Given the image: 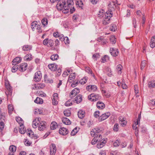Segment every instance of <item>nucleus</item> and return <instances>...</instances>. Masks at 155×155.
<instances>
[{"label":"nucleus","mask_w":155,"mask_h":155,"mask_svg":"<svg viewBox=\"0 0 155 155\" xmlns=\"http://www.w3.org/2000/svg\"><path fill=\"white\" fill-rule=\"evenodd\" d=\"M4 127V123L2 121H0V132L3 130Z\"/></svg>","instance_id":"55"},{"label":"nucleus","mask_w":155,"mask_h":155,"mask_svg":"<svg viewBox=\"0 0 155 155\" xmlns=\"http://www.w3.org/2000/svg\"><path fill=\"white\" fill-rule=\"evenodd\" d=\"M14 66L12 67L11 71L13 72H15L18 70V66L16 64H12Z\"/></svg>","instance_id":"40"},{"label":"nucleus","mask_w":155,"mask_h":155,"mask_svg":"<svg viewBox=\"0 0 155 155\" xmlns=\"http://www.w3.org/2000/svg\"><path fill=\"white\" fill-rule=\"evenodd\" d=\"M48 67L49 69L52 71H55L57 68V65L55 63L49 64Z\"/></svg>","instance_id":"17"},{"label":"nucleus","mask_w":155,"mask_h":155,"mask_svg":"<svg viewBox=\"0 0 155 155\" xmlns=\"http://www.w3.org/2000/svg\"><path fill=\"white\" fill-rule=\"evenodd\" d=\"M59 58V56L58 54H54L51 55L50 57V59L52 61H55Z\"/></svg>","instance_id":"39"},{"label":"nucleus","mask_w":155,"mask_h":155,"mask_svg":"<svg viewBox=\"0 0 155 155\" xmlns=\"http://www.w3.org/2000/svg\"><path fill=\"white\" fill-rule=\"evenodd\" d=\"M109 58L108 56L107 55H105L101 58V62L103 63H105L107 60H109Z\"/></svg>","instance_id":"47"},{"label":"nucleus","mask_w":155,"mask_h":155,"mask_svg":"<svg viewBox=\"0 0 155 155\" xmlns=\"http://www.w3.org/2000/svg\"><path fill=\"white\" fill-rule=\"evenodd\" d=\"M32 46L31 45H25L22 47V49L24 51H28L31 50Z\"/></svg>","instance_id":"19"},{"label":"nucleus","mask_w":155,"mask_h":155,"mask_svg":"<svg viewBox=\"0 0 155 155\" xmlns=\"http://www.w3.org/2000/svg\"><path fill=\"white\" fill-rule=\"evenodd\" d=\"M99 54L98 53H96L93 55L92 58L95 61H96L99 57Z\"/></svg>","instance_id":"50"},{"label":"nucleus","mask_w":155,"mask_h":155,"mask_svg":"<svg viewBox=\"0 0 155 155\" xmlns=\"http://www.w3.org/2000/svg\"><path fill=\"white\" fill-rule=\"evenodd\" d=\"M87 77H85L83 79H81L79 81V83H80L81 84H84L86 83L87 82Z\"/></svg>","instance_id":"42"},{"label":"nucleus","mask_w":155,"mask_h":155,"mask_svg":"<svg viewBox=\"0 0 155 155\" xmlns=\"http://www.w3.org/2000/svg\"><path fill=\"white\" fill-rule=\"evenodd\" d=\"M146 61L145 60L142 61L141 62L140 65V68L141 70H142L146 65Z\"/></svg>","instance_id":"53"},{"label":"nucleus","mask_w":155,"mask_h":155,"mask_svg":"<svg viewBox=\"0 0 155 155\" xmlns=\"http://www.w3.org/2000/svg\"><path fill=\"white\" fill-rule=\"evenodd\" d=\"M113 12L110 10H108V11L106 12V13L104 14L105 17L104 18L110 19V18L112 16Z\"/></svg>","instance_id":"18"},{"label":"nucleus","mask_w":155,"mask_h":155,"mask_svg":"<svg viewBox=\"0 0 155 155\" xmlns=\"http://www.w3.org/2000/svg\"><path fill=\"white\" fill-rule=\"evenodd\" d=\"M41 22L44 26H45L48 24V20H41Z\"/></svg>","instance_id":"64"},{"label":"nucleus","mask_w":155,"mask_h":155,"mask_svg":"<svg viewBox=\"0 0 155 155\" xmlns=\"http://www.w3.org/2000/svg\"><path fill=\"white\" fill-rule=\"evenodd\" d=\"M62 122L66 125H69L71 124V121L67 117H63L62 118Z\"/></svg>","instance_id":"21"},{"label":"nucleus","mask_w":155,"mask_h":155,"mask_svg":"<svg viewBox=\"0 0 155 155\" xmlns=\"http://www.w3.org/2000/svg\"><path fill=\"white\" fill-rule=\"evenodd\" d=\"M118 143H117V147L119 146L120 145L121 147L123 148V147H126L127 146V144L126 142H125L122 143L121 145L120 144V143L118 141Z\"/></svg>","instance_id":"48"},{"label":"nucleus","mask_w":155,"mask_h":155,"mask_svg":"<svg viewBox=\"0 0 155 155\" xmlns=\"http://www.w3.org/2000/svg\"><path fill=\"white\" fill-rule=\"evenodd\" d=\"M45 84L43 83H38L32 84L31 86L32 90H37L43 89L45 87Z\"/></svg>","instance_id":"6"},{"label":"nucleus","mask_w":155,"mask_h":155,"mask_svg":"<svg viewBox=\"0 0 155 155\" xmlns=\"http://www.w3.org/2000/svg\"><path fill=\"white\" fill-rule=\"evenodd\" d=\"M101 98V96L98 94H91L88 96V99L92 101H95L99 100Z\"/></svg>","instance_id":"3"},{"label":"nucleus","mask_w":155,"mask_h":155,"mask_svg":"<svg viewBox=\"0 0 155 155\" xmlns=\"http://www.w3.org/2000/svg\"><path fill=\"white\" fill-rule=\"evenodd\" d=\"M104 12L105 11L103 9H101L99 11V15H100V17L101 16L102 17H103L105 14Z\"/></svg>","instance_id":"56"},{"label":"nucleus","mask_w":155,"mask_h":155,"mask_svg":"<svg viewBox=\"0 0 155 155\" xmlns=\"http://www.w3.org/2000/svg\"><path fill=\"white\" fill-rule=\"evenodd\" d=\"M102 133L101 129L98 128L92 129L90 132L91 136L93 137L95 136L91 141V143L92 145H94L97 142L101 141L103 140H105L106 139H102V136L101 134Z\"/></svg>","instance_id":"2"},{"label":"nucleus","mask_w":155,"mask_h":155,"mask_svg":"<svg viewBox=\"0 0 155 155\" xmlns=\"http://www.w3.org/2000/svg\"><path fill=\"white\" fill-rule=\"evenodd\" d=\"M21 128L19 129V132L21 134H24L26 132V129L22 126L21 127Z\"/></svg>","instance_id":"51"},{"label":"nucleus","mask_w":155,"mask_h":155,"mask_svg":"<svg viewBox=\"0 0 155 155\" xmlns=\"http://www.w3.org/2000/svg\"><path fill=\"white\" fill-rule=\"evenodd\" d=\"M32 59V56L31 54H28L24 57V59L27 61H30Z\"/></svg>","instance_id":"38"},{"label":"nucleus","mask_w":155,"mask_h":155,"mask_svg":"<svg viewBox=\"0 0 155 155\" xmlns=\"http://www.w3.org/2000/svg\"><path fill=\"white\" fill-rule=\"evenodd\" d=\"M116 3L114 1H111L110 2L108 5V10L113 12L115 10L116 7Z\"/></svg>","instance_id":"11"},{"label":"nucleus","mask_w":155,"mask_h":155,"mask_svg":"<svg viewBox=\"0 0 155 155\" xmlns=\"http://www.w3.org/2000/svg\"><path fill=\"white\" fill-rule=\"evenodd\" d=\"M38 122L36 121V120H34L32 122V126L33 128H36L39 125Z\"/></svg>","instance_id":"44"},{"label":"nucleus","mask_w":155,"mask_h":155,"mask_svg":"<svg viewBox=\"0 0 155 155\" xmlns=\"http://www.w3.org/2000/svg\"><path fill=\"white\" fill-rule=\"evenodd\" d=\"M121 81H118L117 82V84L119 87H121L123 89H126L127 86L125 84L124 79L123 78L121 80Z\"/></svg>","instance_id":"8"},{"label":"nucleus","mask_w":155,"mask_h":155,"mask_svg":"<svg viewBox=\"0 0 155 155\" xmlns=\"http://www.w3.org/2000/svg\"><path fill=\"white\" fill-rule=\"evenodd\" d=\"M100 115V113L98 111H95L94 113V116L96 118L99 117Z\"/></svg>","instance_id":"59"},{"label":"nucleus","mask_w":155,"mask_h":155,"mask_svg":"<svg viewBox=\"0 0 155 155\" xmlns=\"http://www.w3.org/2000/svg\"><path fill=\"white\" fill-rule=\"evenodd\" d=\"M28 64L26 63L21 64L18 66V70L21 71H24L27 68Z\"/></svg>","instance_id":"13"},{"label":"nucleus","mask_w":155,"mask_h":155,"mask_svg":"<svg viewBox=\"0 0 155 155\" xmlns=\"http://www.w3.org/2000/svg\"><path fill=\"white\" fill-rule=\"evenodd\" d=\"M64 115L66 117L70 116L71 114L70 111L68 110H64Z\"/></svg>","instance_id":"49"},{"label":"nucleus","mask_w":155,"mask_h":155,"mask_svg":"<svg viewBox=\"0 0 155 155\" xmlns=\"http://www.w3.org/2000/svg\"><path fill=\"white\" fill-rule=\"evenodd\" d=\"M149 104L150 105L155 106V99L150 100L149 103Z\"/></svg>","instance_id":"63"},{"label":"nucleus","mask_w":155,"mask_h":155,"mask_svg":"<svg viewBox=\"0 0 155 155\" xmlns=\"http://www.w3.org/2000/svg\"><path fill=\"white\" fill-rule=\"evenodd\" d=\"M8 109L9 114H11L14 109V108L11 104H9L8 106Z\"/></svg>","instance_id":"46"},{"label":"nucleus","mask_w":155,"mask_h":155,"mask_svg":"<svg viewBox=\"0 0 155 155\" xmlns=\"http://www.w3.org/2000/svg\"><path fill=\"white\" fill-rule=\"evenodd\" d=\"M134 91L135 94L137 95L136 97L137 96V94L139 93V90L138 89V86L137 85H135L134 86Z\"/></svg>","instance_id":"58"},{"label":"nucleus","mask_w":155,"mask_h":155,"mask_svg":"<svg viewBox=\"0 0 155 155\" xmlns=\"http://www.w3.org/2000/svg\"><path fill=\"white\" fill-rule=\"evenodd\" d=\"M6 119L5 113H3L0 114V121H5Z\"/></svg>","instance_id":"43"},{"label":"nucleus","mask_w":155,"mask_h":155,"mask_svg":"<svg viewBox=\"0 0 155 155\" xmlns=\"http://www.w3.org/2000/svg\"><path fill=\"white\" fill-rule=\"evenodd\" d=\"M137 16L139 17V18H141L142 19H145L144 15L140 11H138L137 12Z\"/></svg>","instance_id":"31"},{"label":"nucleus","mask_w":155,"mask_h":155,"mask_svg":"<svg viewBox=\"0 0 155 155\" xmlns=\"http://www.w3.org/2000/svg\"><path fill=\"white\" fill-rule=\"evenodd\" d=\"M116 38L115 37V36H111L110 38V42L112 44H115L116 42Z\"/></svg>","instance_id":"45"},{"label":"nucleus","mask_w":155,"mask_h":155,"mask_svg":"<svg viewBox=\"0 0 155 155\" xmlns=\"http://www.w3.org/2000/svg\"><path fill=\"white\" fill-rule=\"evenodd\" d=\"M110 115V113L109 112L103 114L99 117L98 120L100 121H102L108 118Z\"/></svg>","instance_id":"9"},{"label":"nucleus","mask_w":155,"mask_h":155,"mask_svg":"<svg viewBox=\"0 0 155 155\" xmlns=\"http://www.w3.org/2000/svg\"><path fill=\"white\" fill-rule=\"evenodd\" d=\"M82 101L81 95L79 94L77 95L75 98V101L77 104L80 103Z\"/></svg>","instance_id":"29"},{"label":"nucleus","mask_w":155,"mask_h":155,"mask_svg":"<svg viewBox=\"0 0 155 155\" xmlns=\"http://www.w3.org/2000/svg\"><path fill=\"white\" fill-rule=\"evenodd\" d=\"M150 47L152 48H154L155 46V36H153L151 38L150 41Z\"/></svg>","instance_id":"20"},{"label":"nucleus","mask_w":155,"mask_h":155,"mask_svg":"<svg viewBox=\"0 0 155 155\" xmlns=\"http://www.w3.org/2000/svg\"><path fill=\"white\" fill-rule=\"evenodd\" d=\"M9 150L11 152L10 153H14L15 152L16 150V147L13 145H12L10 146L9 148Z\"/></svg>","instance_id":"32"},{"label":"nucleus","mask_w":155,"mask_h":155,"mask_svg":"<svg viewBox=\"0 0 155 155\" xmlns=\"http://www.w3.org/2000/svg\"><path fill=\"white\" fill-rule=\"evenodd\" d=\"M58 127L57 123L55 121L52 122L50 125V128L52 130L56 129Z\"/></svg>","instance_id":"27"},{"label":"nucleus","mask_w":155,"mask_h":155,"mask_svg":"<svg viewBox=\"0 0 155 155\" xmlns=\"http://www.w3.org/2000/svg\"><path fill=\"white\" fill-rule=\"evenodd\" d=\"M78 132V130H77V129L76 127H75L71 131V134L72 136H74Z\"/></svg>","instance_id":"52"},{"label":"nucleus","mask_w":155,"mask_h":155,"mask_svg":"<svg viewBox=\"0 0 155 155\" xmlns=\"http://www.w3.org/2000/svg\"><path fill=\"white\" fill-rule=\"evenodd\" d=\"M97 106L99 109H103L104 108L105 105L103 102L98 101L97 103Z\"/></svg>","instance_id":"28"},{"label":"nucleus","mask_w":155,"mask_h":155,"mask_svg":"<svg viewBox=\"0 0 155 155\" xmlns=\"http://www.w3.org/2000/svg\"><path fill=\"white\" fill-rule=\"evenodd\" d=\"M75 78V73L71 74L70 75L69 77V79L68 80V81L71 82V81H73Z\"/></svg>","instance_id":"41"},{"label":"nucleus","mask_w":155,"mask_h":155,"mask_svg":"<svg viewBox=\"0 0 155 155\" xmlns=\"http://www.w3.org/2000/svg\"><path fill=\"white\" fill-rule=\"evenodd\" d=\"M54 41L51 39H49L48 44V47H51L54 45Z\"/></svg>","instance_id":"54"},{"label":"nucleus","mask_w":155,"mask_h":155,"mask_svg":"<svg viewBox=\"0 0 155 155\" xmlns=\"http://www.w3.org/2000/svg\"><path fill=\"white\" fill-rule=\"evenodd\" d=\"M123 66L121 64H118L117 66V73L120 74L122 72Z\"/></svg>","instance_id":"24"},{"label":"nucleus","mask_w":155,"mask_h":155,"mask_svg":"<svg viewBox=\"0 0 155 155\" xmlns=\"http://www.w3.org/2000/svg\"><path fill=\"white\" fill-rule=\"evenodd\" d=\"M21 58L20 57H17L15 58L12 61V64H16L17 65L18 64L21 62Z\"/></svg>","instance_id":"22"},{"label":"nucleus","mask_w":155,"mask_h":155,"mask_svg":"<svg viewBox=\"0 0 155 155\" xmlns=\"http://www.w3.org/2000/svg\"><path fill=\"white\" fill-rule=\"evenodd\" d=\"M57 151V148L54 143L51 144L50 146V155H55Z\"/></svg>","instance_id":"7"},{"label":"nucleus","mask_w":155,"mask_h":155,"mask_svg":"<svg viewBox=\"0 0 155 155\" xmlns=\"http://www.w3.org/2000/svg\"><path fill=\"white\" fill-rule=\"evenodd\" d=\"M27 134L31 138H36V137L34 134L33 132L31 130H27Z\"/></svg>","instance_id":"25"},{"label":"nucleus","mask_w":155,"mask_h":155,"mask_svg":"<svg viewBox=\"0 0 155 155\" xmlns=\"http://www.w3.org/2000/svg\"><path fill=\"white\" fill-rule=\"evenodd\" d=\"M34 102L37 104H41L43 103V101L42 98L38 97H37L35 100Z\"/></svg>","instance_id":"30"},{"label":"nucleus","mask_w":155,"mask_h":155,"mask_svg":"<svg viewBox=\"0 0 155 155\" xmlns=\"http://www.w3.org/2000/svg\"><path fill=\"white\" fill-rule=\"evenodd\" d=\"M5 86L7 90L6 92L7 94L9 95H11L12 93V88L10 85L8 81H6L5 82Z\"/></svg>","instance_id":"5"},{"label":"nucleus","mask_w":155,"mask_h":155,"mask_svg":"<svg viewBox=\"0 0 155 155\" xmlns=\"http://www.w3.org/2000/svg\"><path fill=\"white\" fill-rule=\"evenodd\" d=\"M148 85L150 88L155 87V81H150L148 83Z\"/></svg>","instance_id":"35"},{"label":"nucleus","mask_w":155,"mask_h":155,"mask_svg":"<svg viewBox=\"0 0 155 155\" xmlns=\"http://www.w3.org/2000/svg\"><path fill=\"white\" fill-rule=\"evenodd\" d=\"M62 4L60 2L56 5V7L59 11H62V12L65 14L68 13L70 9L71 13H72L75 10L73 6L74 2L73 0H68L67 3L65 1H63Z\"/></svg>","instance_id":"1"},{"label":"nucleus","mask_w":155,"mask_h":155,"mask_svg":"<svg viewBox=\"0 0 155 155\" xmlns=\"http://www.w3.org/2000/svg\"><path fill=\"white\" fill-rule=\"evenodd\" d=\"M37 22L36 21H34L31 24V27L33 31H34L35 28H36L38 25Z\"/></svg>","instance_id":"37"},{"label":"nucleus","mask_w":155,"mask_h":155,"mask_svg":"<svg viewBox=\"0 0 155 155\" xmlns=\"http://www.w3.org/2000/svg\"><path fill=\"white\" fill-rule=\"evenodd\" d=\"M72 104V103L70 100H68L65 103V105L66 106H69Z\"/></svg>","instance_id":"61"},{"label":"nucleus","mask_w":155,"mask_h":155,"mask_svg":"<svg viewBox=\"0 0 155 155\" xmlns=\"http://www.w3.org/2000/svg\"><path fill=\"white\" fill-rule=\"evenodd\" d=\"M78 116L79 118H82L85 116V112L84 110H80L78 112Z\"/></svg>","instance_id":"23"},{"label":"nucleus","mask_w":155,"mask_h":155,"mask_svg":"<svg viewBox=\"0 0 155 155\" xmlns=\"http://www.w3.org/2000/svg\"><path fill=\"white\" fill-rule=\"evenodd\" d=\"M49 39L46 38L44 39L43 41V44L45 45H48Z\"/></svg>","instance_id":"60"},{"label":"nucleus","mask_w":155,"mask_h":155,"mask_svg":"<svg viewBox=\"0 0 155 155\" xmlns=\"http://www.w3.org/2000/svg\"><path fill=\"white\" fill-rule=\"evenodd\" d=\"M139 20H134L133 22V24L134 25V27L136 28L137 25L139 24Z\"/></svg>","instance_id":"57"},{"label":"nucleus","mask_w":155,"mask_h":155,"mask_svg":"<svg viewBox=\"0 0 155 155\" xmlns=\"http://www.w3.org/2000/svg\"><path fill=\"white\" fill-rule=\"evenodd\" d=\"M76 5L77 6L81 8L84 5L83 3L81 0H77L76 2Z\"/></svg>","instance_id":"36"},{"label":"nucleus","mask_w":155,"mask_h":155,"mask_svg":"<svg viewBox=\"0 0 155 155\" xmlns=\"http://www.w3.org/2000/svg\"><path fill=\"white\" fill-rule=\"evenodd\" d=\"M110 52L111 55L114 57L116 56V50L114 48H110Z\"/></svg>","instance_id":"34"},{"label":"nucleus","mask_w":155,"mask_h":155,"mask_svg":"<svg viewBox=\"0 0 155 155\" xmlns=\"http://www.w3.org/2000/svg\"><path fill=\"white\" fill-rule=\"evenodd\" d=\"M36 29L38 30V31L39 33L42 32V30L41 28V26L39 25H38L36 27Z\"/></svg>","instance_id":"62"},{"label":"nucleus","mask_w":155,"mask_h":155,"mask_svg":"<svg viewBox=\"0 0 155 155\" xmlns=\"http://www.w3.org/2000/svg\"><path fill=\"white\" fill-rule=\"evenodd\" d=\"M118 119L120 126L123 127H125L127 124L126 118L122 116H120Z\"/></svg>","instance_id":"10"},{"label":"nucleus","mask_w":155,"mask_h":155,"mask_svg":"<svg viewBox=\"0 0 155 155\" xmlns=\"http://www.w3.org/2000/svg\"><path fill=\"white\" fill-rule=\"evenodd\" d=\"M16 120L20 124V127L23 126L24 121L20 117H16Z\"/></svg>","instance_id":"26"},{"label":"nucleus","mask_w":155,"mask_h":155,"mask_svg":"<svg viewBox=\"0 0 155 155\" xmlns=\"http://www.w3.org/2000/svg\"><path fill=\"white\" fill-rule=\"evenodd\" d=\"M59 133L62 135H65L68 134V130L65 127H61L59 130Z\"/></svg>","instance_id":"14"},{"label":"nucleus","mask_w":155,"mask_h":155,"mask_svg":"<svg viewBox=\"0 0 155 155\" xmlns=\"http://www.w3.org/2000/svg\"><path fill=\"white\" fill-rule=\"evenodd\" d=\"M86 71L89 74H90L91 76H92L94 78H95V76L92 72V70L89 67H87L86 68Z\"/></svg>","instance_id":"33"},{"label":"nucleus","mask_w":155,"mask_h":155,"mask_svg":"<svg viewBox=\"0 0 155 155\" xmlns=\"http://www.w3.org/2000/svg\"><path fill=\"white\" fill-rule=\"evenodd\" d=\"M79 92V89L78 88H74L71 91L70 94L69 96L71 98H72L75 97Z\"/></svg>","instance_id":"12"},{"label":"nucleus","mask_w":155,"mask_h":155,"mask_svg":"<svg viewBox=\"0 0 155 155\" xmlns=\"http://www.w3.org/2000/svg\"><path fill=\"white\" fill-rule=\"evenodd\" d=\"M107 142L106 140H103L101 141L97 142V147L98 148L100 149L103 147Z\"/></svg>","instance_id":"16"},{"label":"nucleus","mask_w":155,"mask_h":155,"mask_svg":"<svg viewBox=\"0 0 155 155\" xmlns=\"http://www.w3.org/2000/svg\"><path fill=\"white\" fill-rule=\"evenodd\" d=\"M42 74L41 71H38L36 72L34 74L33 79L35 82L39 81L41 78Z\"/></svg>","instance_id":"4"},{"label":"nucleus","mask_w":155,"mask_h":155,"mask_svg":"<svg viewBox=\"0 0 155 155\" xmlns=\"http://www.w3.org/2000/svg\"><path fill=\"white\" fill-rule=\"evenodd\" d=\"M46 122L43 121H41L38 125V129L40 131L43 130L46 128Z\"/></svg>","instance_id":"15"}]
</instances>
